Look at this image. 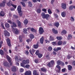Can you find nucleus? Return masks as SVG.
Here are the masks:
<instances>
[{"label": "nucleus", "instance_id": "4be33fe9", "mask_svg": "<svg viewBox=\"0 0 75 75\" xmlns=\"http://www.w3.org/2000/svg\"><path fill=\"white\" fill-rule=\"evenodd\" d=\"M54 25L56 27H59V23L58 22H56L54 23Z\"/></svg>", "mask_w": 75, "mask_h": 75}, {"label": "nucleus", "instance_id": "e2e57ef3", "mask_svg": "<svg viewBox=\"0 0 75 75\" xmlns=\"http://www.w3.org/2000/svg\"><path fill=\"white\" fill-rule=\"evenodd\" d=\"M2 44H3V41H1L0 42V48H1V45H2Z\"/></svg>", "mask_w": 75, "mask_h": 75}, {"label": "nucleus", "instance_id": "2eb2a0df", "mask_svg": "<svg viewBox=\"0 0 75 75\" xmlns=\"http://www.w3.org/2000/svg\"><path fill=\"white\" fill-rule=\"evenodd\" d=\"M35 50L34 49H32V51L31 50H29V52L30 53V54H31L32 55H33V53H34L35 52Z\"/></svg>", "mask_w": 75, "mask_h": 75}, {"label": "nucleus", "instance_id": "13d9d810", "mask_svg": "<svg viewBox=\"0 0 75 75\" xmlns=\"http://www.w3.org/2000/svg\"><path fill=\"white\" fill-rule=\"evenodd\" d=\"M25 67L26 68H28L30 67V65H29V64H27L25 65Z\"/></svg>", "mask_w": 75, "mask_h": 75}, {"label": "nucleus", "instance_id": "393cba45", "mask_svg": "<svg viewBox=\"0 0 75 75\" xmlns=\"http://www.w3.org/2000/svg\"><path fill=\"white\" fill-rule=\"evenodd\" d=\"M61 62H62L59 60H58L57 62V64L58 65H61Z\"/></svg>", "mask_w": 75, "mask_h": 75}, {"label": "nucleus", "instance_id": "473e14b6", "mask_svg": "<svg viewBox=\"0 0 75 75\" xmlns=\"http://www.w3.org/2000/svg\"><path fill=\"white\" fill-rule=\"evenodd\" d=\"M16 34H18V30L17 29H14V32Z\"/></svg>", "mask_w": 75, "mask_h": 75}, {"label": "nucleus", "instance_id": "4468645a", "mask_svg": "<svg viewBox=\"0 0 75 75\" xmlns=\"http://www.w3.org/2000/svg\"><path fill=\"white\" fill-rule=\"evenodd\" d=\"M33 75H39V74L37 73V71L35 70L33 71Z\"/></svg>", "mask_w": 75, "mask_h": 75}, {"label": "nucleus", "instance_id": "72a5a7b5", "mask_svg": "<svg viewBox=\"0 0 75 75\" xmlns=\"http://www.w3.org/2000/svg\"><path fill=\"white\" fill-rule=\"evenodd\" d=\"M28 3V5L29 7H32L33 6V4H32L31 2H29Z\"/></svg>", "mask_w": 75, "mask_h": 75}, {"label": "nucleus", "instance_id": "9b49d317", "mask_svg": "<svg viewBox=\"0 0 75 75\" xmlns=\"http://www.w3.org/2000/svg\"><path fill=\"white\" fill-rule=\"evenodd\" d=\"M3 65L5 67H9V64L8 63L7 61H5L4 62Z\"/></svg>", "mask_w": 75, "mask_h": 75}, {"label": "nucleus", "instance_id": "412c9836", "mask_svg": "<svg viewBox=\"0 0 75 75\" xmlns=\"http://www.w3.org/2000/svg\"><path fill=\"white\" fill-rule=\"evenodd\" d=\"M67 34V31L65 30H63L61 32V34L62 35H64Z\"/></svg>", "mask_w": 75, "mask_h": 75}, {"label": "nucleus", "instance_id": "1a4fd4ad", "mask_svg": "<svg viewBox=\"0 0 75 75\" xmlns=\"http://www.w3.org/2000/svg\"><path fill=\"white\" fill-rule=\"evenodd\" d=\"M25 75H32L31 71H26L25 73Z\"/></svg>", "mask_w": 75, "mask_h": 75}, {"label": "nucleus", "instance_id": "603ef678", "mask_svg": "<svg viewBox=\"0 0 75 75\" xmlns=\"http://www.w3.org/2000/svg\"><path fill=\"white\" fill-rule=\"evenodd\" d=\"M21 4L23 6V7H25V3H24L22 2H21Z\"/></svg>", "mask_w": 75, "mask_h": 75}, {"label": "nucleus", "instance_id": "39448f33", "mask_svg": "<svg viewBox=\"0 0 75 75\" xmlns=\"http://www.w3.org/2000/svg\"><path fill=\"white\" fill-rule=\"evenodd\" d=\"M4 32L5 36H8V37L10 36V33L6 30H4Z\"/></svg>", "mask_w": 75, "mask_h": 75}, {"label": "nucleus", "instance_id": "79ce46f5", "mask_svg": "<svg viewBox=\"0 0 75 75\" xmlns=\"http://www.w3.org/2000/svg\"><path fill=\"white\" fill-rule=\"evenodd\" d=\"M47 11L49 14H52V12L51 11V10L50 9H49Z\"/></svg>", "mask_w": 75, "mask_h": 75}, {"label": "nucleus", "instance_id": "f704fd0d", "mask_svg": "<svg viewBox=\"0 0 75 75\" xmlns=\"http://www.w3.org/2000/svg\"><path fill=\"white\" fill-rule=\"evenodd\" d=\"M73 8H74V6L73 5H71L69 7V9L70 10H72Z\"/></svg>", "mask_w": 75, "mask_h": 75}, {"label": "nucleus", "instance_id": "bb28decb", "mask_svg": "<svg viewBox=\"0 0 75 75\" xmlns=\"http://www.w3.org/2000/svg\"><path fill=\"white\" fill-rule=\"evenodd\" d=\"M17 22L18 24V27H20L21 26V22L20 21L18 20H17Z\"/></svg>", "mask_w": 75, "mask_h": 75}, {"label": "nucleus", "instance_id": "864d4df0", "mask_svg": "<svg viewBox=\"0 0 75 75\" xmlns=\"http://www.w3.org/2000/svg\"><path fill=\"white\" fill-rule=\"evenodd\" d=\"M39 61V60L38 59H35V63H36V64H38V63Z\"/></svg>", "mask_w": 75, "mask_h": 75}, {"label": "nucleus", "instance_id": "0e129e2a", "mask_svg": "<svg viewBox=\"0 0 75 75\" xmlns=\"http://www.w3.org/2000/svg\"><path fill=\"white\" fill-rule=\"evenodd\" d=\"M24 71V69L23 68L21 69H20V72H23Z\"/></svg>", "mask_w": 75, "mask_h": 75}, {"label": "nucleus", "instance_id": "4d7b16f0", "mask_svg": "<svg viewBox=\"0 0 75 75\" xmlns=\"http://www.w3.org/2000/svg\"><path fill=\"white\" fill-rule=\"evenodd\" d=\"M42 11H43L44 13H46L47 12V9L45 8H43L42 10Z\"/></svg>", "mask_w": 75, "mask_h": 75}, {"label": "nucleus", "instance_id": "f3484780", "mask_svg": "<svg viewBox=\"0 0 75 75\" xmlns=\"http://www.w3.org/2000/svg\"><path fill=\"white\" fill-rule=\"evenodd\" d=\"M43 42H44V37H42L40 40V42L42 44H43Z\"/></svg>", "mask_w": 75, "mask_h": 75}, {"label": "nucleus", "instance_id": "09e8293b", "mask_svg": "<svg viewBox=\"0 0 75 75\" xmlns=\"http://www.w3.org/2000/svg\"><path fill=\"white\" fill-rule=\"evenodd\" d=\"M2 6L3 7L5 6V4H2V3H0V8Z\"/></svg>", "mask_w": 75, "mask_h": 75}, {"label": "nucleus", "instance_id": "8fccbe9b", "mask_svg": "<svg viewBox=\"0 0 75 75\" xmlns=\"http://www.w3.org/2000/svg\"><path fill=\"white\" fill-rule=\"evenodd\" d=\"M50 62L51 63V66H53L54 64V60H51L50 61Z\"/></svg>", "mask_w": 75, "mask_h": 75}, {"label": "nucleus", "instance_id": "3c124183", "mask_svg": "<svg viewBox=\"0 0 75 75\" xmlns=\"http://www.w3.org/2000/svg\"><path fill=\"white\" fill-rule=\"evenodd\" d=\"M15 60L16 61H18V57L17 56L15 57Z\"/></svg>", "mask_w": 75, "mask_h": 75}, {"label": "nucleus", "instance_id": "9d476101", "mask_svg": "<svg viewBox=\"0 0 75 75\" xmlns=\"http://www.w3.org/2000/svg\"><path fill=\"white\" fill-rule=\"evenodd\" d=\"M22 63L23 64H29V60L27 59L26 60H23L22 61Z\"/></svg>", "mask_w": 75, "mask_h": 75}, {"label": "nucleus", "instance_id": "cd10ccee", "mask_svg": "<svg viewBox=\"0 0 75 75\" xmlns=\"http://www.w3.org/2000/svg\"><path fill=\"white\" fill-rule=\"evenodd\" d=\"M38 46H39L38 44L34 45H33L34 48L35 49H37V48H38Z\"/></svg>", "mask_w": 75, "mask_h": 75}, {"label": "nucleus", "instance_id": "338daca9", "mask_svg": "<svg viewBox=\"0 0 75 75\" xmlns=\"http://www.w3.org/2000/svg\"><path fill=\"white\" fill-rule=\"evenodd\" d=\"M6 3V0H4L3 1L2 3V4H4L5 5V3Z\"/></svg>", "mask_w": 75, "mask_h": 75}, {"label": "nucleus", "instance_id": "c9c22d12", "mask_svg": "<svg viewBox=\"0 0 75 75\" xmlns=\"http://www.w3.org/2000/svg\"><path fill=\"white\" fill-rule=\"evenodd\" d=\"M30 37L31 39H33L34 38V35L33 34H30Z\"/></svg>", "mask_w": 75, "mask_h": 75}, {"label": "nucleus", "instance_id": "052dcab7", "mask_svg": "<svg viewBox=\"0 0 75 75\" xmlns=\"http://www.w3.org/2000/svg\"><path fill=\"white\" fill-rule=\"evenodd\" d=\"M47 65L49 67H51V63L49 62L47 64Z\"/></svg>", "mask_w": 75, "mask_h": 75}, {"label": "nucleus", "instance_id": "e433bc0d", "mask_svg": "<svg viewBox=\"0 0 75 75\" xmlns=\"http://www.w3.org/2000/svg\"><path fill=\"white\" fill-rule=\"evenodd\" d=\"M41 9L40 8H38L37 9V12L38 13H41Z\"/></svg>", "mask_w": 75, "mask_h": 75}, {"label": "nucleus", "instance_id": "a19ab883", "mask_svg": "<svg viewBox=\"0 0 75 75\" xmlns=\"http://www.w3.org/2000/svg\"><path fill=\"white\" fill-rule=\"evenodd\" d=\"M68 68L69 70V71H71V70L72 69V66L69 65L68 66Z\"/></svg>", "mask_w": 75, "mask_h": 75}, {"label": "nucleus", "instance_id": "c756f323", "mask_svg": "<svg viewBox=\"0 0 75 75\" xmlns=\"http://www.w3.org/2000/svg\"><path fill=\"white\" fill-rule=\"evenodd\" d=\"M23 32L24 34H27V29L26 28H24L23 29Z\"/></svg>", "mask_w": 75, "mask_h": 75}, {"label": "nucleus", "instance_id": "5fc2aeb1", "mask_svg": "<svg viewBox=\"0 0 75 75\" xmlns=\"http://www.w3.org/2000/svg\"><path fill=\"white\" fill-rule=\"evenodd\" d=\"M0 54L1 55H3L4 54V52H3V50H1L0 51Z\"/></svg>", "mask_w": 75, "mask_h": 75}, {"label": "nucleus", "instance_id": "c03bdc74", "mask_svg": "<svg viewBox=\"0 0 75 75\" xmlns=\"http://www.w3.org/2000/svg\"><path fill=\"white\" fill-rule=\"evenodd\" d=\"M72 35H69L68 36V40H69L70 39H71V38H72Z\"/></svg>", "mask_w": 75, "mask_h": 75}, {"label": "nucleus", "instance_id": "680f3d73", "mask_svg": "<svg viewBox=\"0 0 75 75\" xmlns=\"http://www.w3.org/2000/svg\"><path fill=\"white\" fill-rule=\"evenodd\" d=\"M66 70V69L65 68L63 69H62V72H65V70Z\"/></svg>", "mask_w": 75, "mask_h": 75}, {"label": "nucleus", "instance_id": "f8f14e48", "mask_svg": "<svg viewBox=\"0 0 75 75\" xmlns=\"http://www.w3.org/2000/svg\"><path fill=\"white\" fill-rule=\"evenodd\" d=\"M16 67L14 66H13L12 67L11 71L13 72H16Z\"/></svg>", "mask_w": 75, "mask_h": 75}, {"label": "nucleus", "instance_id": "bf43d9fd", "mask_svg": "<svg viewBox=\"0 0 75 75\" xmlns=\"http://www.w3.org/2000/svg\"><path fill=\"white\" fill-rule=\"evenodd\" d=\"M24 65L25 64H23V63H21V67H25V65Z\"/></svg>", "mask_w": 75, "mask_h": 75}, {"label": "nucleus", "instance_id": "423d86ee", "mask_svg": "<svg viewBox=\"0 0 75 75\" xmlns=\"http://www.w3.org/2000/svg\"><path fill=\"white\" fill-rule=\"evenodd\" d=\"M39 31L40 34H42V33L44 32V30H43V28L41 27H40L39 29Z\"/></svg>", "mask_w": 75, "mask_h": 75}, {"label": "nucleus", "instance_id": "69168bd1", "mask_svg": "<svg viewBox=\"0 0 75 75\" xmlns=\"http://www.w3.org/2000/svg\"><path fill=\"white\" fill-rule=\"evenodd\" d=\"M7 22L8 23H9L10 24H12V22L11 20L7 21Z\"/></svg>", "mask_w": 75, "mask_h": 75}, {"label": "nucleus", "instance_id": "4c0bfd02", "mask_svg": "<svg viewBox=\"0 0 75 75\" xmlns=\"http://www.w3.org/2000/svg\"><path fill=\"white\" fill-rule=\"evenodd\" d=\"M50 41H53L54 40V38L52 37V36H50Z\"/></svg>", "mask_w": 75, "mask_h": 75}, {"label": "nucleus", "instance_id": "a878e982", "mask_svg": "<svg viewBox=\"0 0 75 75\" xmlns=\"http://www.w3.org/2000/svg\"><path fill=\"white\" fill-rule=\"evenodd\" d=\"M56 38L58 40H62V37L61 36H57L56 37Z\"/></svg>", "mask_w": 75, "mask_h": 75}, {"label": "nucleus", "instance_id": "49530a36", "mask_svg": "<svg viewBox=\"0 0 75 75\" xmlns=\"http://www.w3.org/2000/svg\"><path fill=\"white\" fill-rule=\"evenodd\" d=\"M52 50V47H49L48 48V50L49 51H51Z\"/></svg>", "mask_w": 75, "mask_h": 75}, {"label": "nucleus", "instance_id": "f03ea898", "mask_svg": "<svg viewBox=\"0 0 75 75\" xmlns=\"http://www.w3.org/2000/svg\"><path fill=\"white\" fill-rule=\"evenodd\" d=\"M7 5L9 7L10 6H13L14 8H16L17 7V6L12 4V2L11 1H10L9 2L7 3Z\"/></svg>", "mask_w": 75, "mask_h": 75}, {"label": "nucleus", "instance_id": "6ab92c4d", "mask_svg": "<svg viewBox=\"0 0 75 75\" xmlns=\"http://www.w3.org/2000/svg\"><path fill=\"white\" fill-rule=\"evenodd\" d=\"M57 68L58 69V72H60V71H61V68L60 66H59V65H57L56 66Z\"/></svg>", "mask_w": 75, "mask_h": 75}, {"label": "nucleus", "instance_id": "a18cd8bd", "mask_svg": "<svg viewBox=\"0 0 75 75\" xmlns=\"http://www.w3.org/2000/svg\"><path fill=\"white\" fill-rule=\"evenodd\" d=\"M53 45L55 46L57 45V42H53L52 43Z\"/></svg>", "mask_w": 75, "mask_h": 75}, {"label": "nucleus", "instance_id": "7ed1b4c3", "mask_svg": "<svg viewBox=\"0 0 75 75\" xmlns=\"http://www.w3.org/2000/svg\"><path fill=\"white\" fill-rule=\"evenodd\" d=\"M35 54L36 55H38V57L39 58H41L43 55L42 54H41L40 53H39V50H37L35 52Z\"/></svg>", "mask_w": 75, "mask_h": 75}, {"label": "nucleus", "instance_id": "c85d7f7f", "mask_svg": "<svg viewBox=\"0 0 75 75\" xmlns=\"http://www.w3.org/2000/svg\"><path fill=\"white\" fill-rule=\"evenodd\" d=\"M28 20L27 19H25L23 22V23H24V24L25 25H27V24H28Z\"/></svg>", "mask_w": 75, "mask_h": 75}, {"label": "nucleus", "instance_id": "5701e85b", "mask_svg": "<svg viewBox=\"0 0 75 75\" xmlns=\"http://www.w3.org/2000/svg\"><path fill=\"white\" fill-rule=\"evenodd\" d=\"M41 15L42 17V18L45 19V16H46V14H45L43 12L42 13Z\"/></svg>", "mask_w": 75, "mask_h": 75}, {"label": "nucleus", "instance_id": "37998d69", "mask_svg": "<svg viewBox=\"0 0 75 75\" xmlns=\"http://www.w3.org/2000/svg\"><path fill=\"white\" fill-rule=\"evenodd\" d=\"M70 20L71 21H72V22L75 21V19H74V17L72 16L71 17Z\"/></svg>", "mask_w": 75, "mask_h": 75}, {"label": "nucleus", "instance_id": "dca6fc26", "mask_svg": "<svg viewBox=\"0 0 75 75\" xmlns=\"http://www.w3.org/2000/svg\"><path fill=\"white\" fill-rule=\"evenodd\" d=\"M41 70L42 72H47V69L45 67L42 68L41 69Z\"/></svg>", "mask_w": 75, "mask_h": 75}, {"label": "nucleus", "instance_id": "0eeeda50", "mask_svg": "<svg viewBox=\"0 0 75 75\" xmlns=\"http://www.w3.org/2000/svg\"><path fill=\"white\" fill-rule=\"evenodd\" d=\"M62 8L63 9H66L67 8V4L63 3L62 4Z\"/></svg>", "mask_w": 75, "mask_h": 75}, {"label": "nucleus", "instance_id": "774afa93", "mask_svg": "<svg viewBox=\"0 0 75 75\" xmlns=\"http://www.w3.org/2000/svg\"><path fill=\"white\" fill-rule=\"evenodd\" d=\"M72 64H73V65L75 66V61L73 62Z\"/></svg>", "mask_w": 75, "mask_h": 75}, {"label": "nucleus", "instance_id": "2f4dec72", "mask_svg": "<svg viewBox=\"0 0 75 75\" xmlns=\"http://www.w3.org/2000/svg\"><path fill=\"white\" fill-rule=\"evenodd\" d=\"M62 41H59L57 43V44L58 45H62Z\"/></svg>", "mask_w": 75, "mask_h": 75}, {"label": "nucleus", "instance_id": "ea45409f", "mask_svg": "<svg viewBox=\"0 0 75 75\" xmlns=\"http://www.w3.org/2000/svg\"><path fill=\"white\" fill-rule=\"evenodd\" d=\"M5 26L6 28H9L10 27V25L8 23H6L5 24Z\"/></svg>", "mask_w": 75, "mask_h": 75}, {"label": "nucleus", "instance_id": "f257e3e1", "mask_svg": "<svg viewBox=\"0 0 75 75\" xmlns=\"http://www.w3.org/2000/svg\"><path fill=\"white\" fill-rule=\"evenodd\" d=\"M17 10L18 11L19 14L20 16H22L23 14V12L21 11V8L20 6H19L18 7Z\"/></svg>", "mask_w": 75, "mask_h": 75}, {"label": "nucleus", "instance_id": "de8ad7c7", "mask_svg": "<svg viewBox=\"0 0 75 75\" xmlns=\"http://www.w3.org/2000/svg\"><path fill=\"white\" fill-rule=\"evenodd\" d=\"M13 26L14 27H17V25L14 22L12 23Z\"/></svg>", "mask_w": 75, "mask_h": 75}, {"label": "nucleus", "instance_id": "6e6d98bb", "mask_svg": "<svg viewBox=\"0 0 75 75\" xmlns=\"http://www.w3.org/2000/svg\"><path fill=\"white\" fill-rule=\"evenodd\" d=\"M1 27L3 28V29L5 30V28H4V24L3 23H1Z\"/></svg>", "mask_w": 75, "mask_h": 75}, {"label": "nucleus", "instance_id": "20e7f679", "mask_svg": "<svg viewBox=\"0 0 75 75\" xmlns=\"http://www.w3.org/2000/svg\"><path fill=\"white\" fill-rule=\"evenodd\" d=\"M6 58L8 61L9 62L10 64V65H12V62H11V61H12V59H11V58L8 55L6 56Z\"/></svg>", "mask_w": 75, "mask_h": 75}, {"label": "nucleus", "instance_id": "aec40b11", "mask_svg": "<svg viewBox=\"0 0 75 75\" xmlns=\"http://www.w3.org/2000/svg\"><path fill=\"white\" fill-rule=\"evenodd\" d=\"M50 17V15L48 14H46L45 16V19H46L47 20H48V18Z\"/></svg>", "mask_w": 75, "mask_h": 75}, {"label": "nucleus", "instance_id": "a211bd4d", "mask_svg": "<svg viewBox=\"0 0 75 75\" xmlns=\"http://www.w3.org/2000/svg\"><path fill=\"white\" fill-rule=\"evenodd\" d=\"M61 15L63 17H65L66 16V13H65V12L64 11L62 13Z\"/></svg>", "mask_w": 75, "mask_h": 75}, {"label": "nucleus", "instance_id": "ddd939ff", "mask_svg": "<svg viewBox=\"0 0 75 75\" xmlns=\"http://www.w3.org/2000/svg\"><path fill=\"white\" fill-rule=\"evenodd\" d=\"M5 15V13L3 11H1L0 12V16L1 17H4Z\"/></svg>", "mask_w": 75, "mask_h": 75}, {"label": "nucleus", "instance_id": "7c9ffc66", "mask_svg": "<svg viewBox=\"0 0 75 75\" xmlns=\"http://www.w3.org/2000/svg\"><path fill=\"white\" fill-rule=\"evenodd\" d=\"M19 40L20 42H23V39H22V36H20L19 37Z\"/></svg>", "mask_w": 75, "mask_h": 75}, {"label": "nucleus", "instance_id": "b1692460", "mask_svg": "<svg viewBox=\"0 0 75 75\" xmlns=\"http://www.w3.org/2000/svg\"><path fill=\"white\" fill-rule=\"evenodd\" d=\"M52 31L54 34H58V31L54 29H52Z\"/></svg>", "mask_w": 75, "mask_h": 75}, {"label": "nucleus", "instance_id": "58836bf2", "mask_svg": "<svg viewBox=\"0 0 75 75\" xmlns=\"http://www.w3.org/2000/svg\"><path fill=\"white\" fill-rule=\"evenodd\" d=\"M30 30L32 31V32H33V33H35V32L36 31V30L34 29L33 28H31Z\"/></svg>", "mask_w": 75, "mask_h": 75}, {"label": "nucleus", "instance_id": "6e6552de", "mask_svg": "<svg viewBox=\"0 0 75 75\" xmlns=\"http://www.w3.org/2000/svg\"><path fill=\"white\" fill-rule=\"evenodd\" d=\"M6 41L9 47H11V43H10V40L8 38L6 39Z\"/></svg>", "mask_w": 75, "mask_h": 75}]
</instances>
